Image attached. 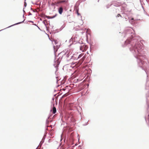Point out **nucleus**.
<instances>
[{
    "instance_id": "f03ea898",
    "label": "nucleus",
    "mask_w": 149,
    "mask_h": 149,
    "mask_svg": "<svg viewBox=\"0 0 149 149\" xmlns=\"http://www.w3.org/2000/svg\"><path fill=\"white\" fill-rule=\"evenodd\" d=\"M88 47L84 44H83L80 46V50L82 52H85L88 48Z\"/></svg>"
},
{
    "instance_id": "7ed1b4c3",
    "label": "nucleus",
    "mask_w": 149,
    "mask_h": 149,
    "mask_svg": "<svg viewBox=\"0 0 149 149\" xmlns=\"http://www.w3.org/2000/svg\"><path fill=\"white\" fill-rule=\"evenodd\" d=\"M71 59L72 60H77L78 58V55L77 54H73L72 56H71Z\"/></svg>"
},
{
    "instance_id": "ddd939ff",
    "label": "nucleus",
    "mask_w": 149,
    "mask_h": 149,
    "mask_svg": "<svg viewBox=\"0 0 149 149\" xmlns=\"http://www.w3.org/2000/svg\"><path fill=\"white\" fill-rule=\"evenodd\" d=\"M77 13L78 15H79V14L78 12V10H77Z\"/></svg>"
},
{
    "instance_id": "4468645a",
    "label": "nucleus",
    "mask_w": 149,
    "mask_h": 149,
    "mask_svg": "<svg viewBox=\"0 0 149 149\" xmlns=\"http://www.w3.org/2000/svg\"><path fill=\"white\" fill-rule=\"evenodd\" d=\"M87 53L88 54H89V53H88V52H87Z\"/></svg>"
},
{
    "instance_id": "0eeeda50",
    "label": "nucleus",
    "mask_w": 149,
    "mask_h": 149,
    "mask_svg": "<svg viewBox=\"0 0 149 149\" xmlns=\"http://www.w3.org/2000/svg\"><path fill=\"white\" fill-rule=\"evenodd\" d=\"M86 57V54H85L84 56H83V57L81 58V61H82V62H83L85 59Z\"/></svg>"
},
{
    "instance_id": "423d86ee",
    "label": "nucleus",
    "mask_w": 149,
    "mask_h": 149,
    "mask_svg": "<svg viewBox=\"0 0 149 149\" xmlns=\"http://www.w3.org/2000/svg\"><path fill=\"white\" fill-rule=\"evenodd\" d=\"M52 111V113L53 114L55 113L56 111V109L55 107L54 106L53 107V109L52 110H51V111Z\"/></svg>"
},
{
    "instance_id": "f257e3e1",
    "label": "nucleus",
    "mask_w": 149,
    "mask_h": 149,
    "mask_svg": "<svg viewBox=\"0 0 149 149\" xmlns=\"http://www.w3.org/2000/svg\"><path fill=\"white\" fill-rule=\"evenodd\" d=\"M142 47L140 44H137L135 45L134 47V49L135 52H136L137 51L139 52L141 51L142 49Z\"/></svg>"
},
{
    "instance_id": "20e7f679",
    "label": "nucleus",
    "mask_w": 149,
    "mask_h": 149,
    "mask_svg": "<svg viewBox=\"0 0 149 149\" xmlns=\"http://www.w3.org/2000/svg\"><path fill=\"white\" fill-rule=\"evenodd\" d=\"M68 1L66 0L59 1L56 3V4H59L60 3H67Z\"/></svg>"
},
{
    "instance_id": "6e6552de",
    "label": "nucleus",
    "mask_w": 149,
    "mask_h": 149,
    "mask_svg": "<svg viewBox=\"0 0 149 149\" xmlns=\"http://www.w3.org/2000/svg\"><path fill=\"white\" fill-rule=\"evenodd\" d=\"M84 54V53H82L79 55V56H78V58H79L81 57Z\"/></svg>"
},
{
    "instance_id": "f8f14e48",
    "label": "nucleus",
    "mask_w": 149,
    "mask_h": 149,
    "mask_svg": "<svg viewBox=\"0 0 149 149\" xmlns=\"http://www.w3.org/2000/svg\"><path fill=\"white\" fill-rule=\"evenodd\" d=\"M26 2H25L24 4V6L25 7V6H26Z\"/></svg>"
},
{
    "instance_id": "9d476101",
    "label": "nucleus",
    "mask_w": 149,
    "mask_h": 149,
    "mask_svg": "<svg viewBox=\"0 0 149 149\" xmlns=\"http://www.w3.org/2000/svg\"><path fill=\"white\" fill-rule=\"evenodd\" d=\"M54 17H55V16H54V17L48 16L47 17V18L48 19H52V18H54Z\"/></svg>"
},
{
    "instance_id": "1a4fd4ad",
    "label": "nucleus",
    "mask_w": 149,
    "mask_h": 149,
    "mask_svg": "<svg viewBox=\"0 0 149 149\" xmlns=\"http://www.w3.org/2000/svg\"><path fill=\"white\" fill-rule=\"evenodd\" d=\"M70 52L68 53V52H66V54L67 56V57H69V56L71 55V54H70Z\"/></svg>"
},
{
    "instance_id": "39448f33",
    "label": "nucleus",
    "mask_w": 149,
    "mask_h": 149,
    "mask_svg": "<svg viewBox=\"0 0 149 149\" xmlns=\"http://www.w3.org/2000/svg\"><path fill=\"white\" fill-rule=\"evenodd\" d=\"M58 12L60 14H61L63 11V8L62 7H60L58 9Z\"/></svg>"
},
{
    "instance_id": "9b49d317",
    "label": "nucleus",
    "mask_w": 149,
    "mask_h": 149,
    "mask_svg": "<svg viewBox=\"0 0 149 149\" xmlns=\"http://www.w3.org/2000/svg\"><path fill=\"white\" fill-rule=\"evenodd\" d=\"M119 16L121 17V16L120 14H118L117 15V17H119Z\"/></svg>"
},
{
    "instance_id": "2eb2a0df",
    "label": "nucleus",
    "mask_w": 149,
    "mask_h": 149,
    "mask_svg": "<svg viewBox=\"0 0 149 149\" xmlns=\"http://www.w3.org/2000/svg\"><path fill=\"white\" fill-rule=\"evenodd\" d=\"M132 20H133V18H132Z\"/></svg>"
}]
</instances>
